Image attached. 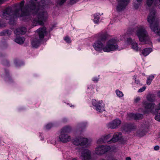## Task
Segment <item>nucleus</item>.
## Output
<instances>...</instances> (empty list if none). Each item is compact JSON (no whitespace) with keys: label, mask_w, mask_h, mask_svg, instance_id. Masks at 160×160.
Masks as SVG:
<instances>
[{"label":"nucleus","mask_w":160,"mask_h":160,"mask_svg":"<svg viewBox=\"0 0 160 160\" xmlns=\"http://www.w3.org/2000/svg\"><path fill=\"white\" fill-rule=\"evenodd\" d=\"M156 13V11L155 9H151L147 18V21L150 24V28L152 30L160 36V28H158L159 22L155 20Z\"/></svg>","instance_id":"f257e3e1"},{"label":"nucleus","mask_w":160,"mask_h":160,"mask_svg":"<svg viewBox=\"0 0 160 160\" xmlns=\"http://www.w3.org/2000/svg\"><path fill=\"white\" fill-rule=\"evenodd\" d=\"M37 18L34 19L33 21L34 26L42 25L44 24V22L47 19L48 14L46 12H41L38 10L36 13Z\"/></svg>","instance_id":"f03ea898"},{"label":"nucleus","mask_w":160,"mask_h":160,"mask_svg":"<svg viewBox=\"0 0 160 160\" xmlns=\"http://www.w3.org/2000/svg\"><path fill=\"white\" fill-rule=\"evenodd\" d=\"M68 132V127L65 128L62 130L61 134L59 136V139L61 142H66L71 140V137L67 133Z\"/></svg>","instance_id":"7ed1b4c3"},{"label":"nucleus","mask_w":160,"mask_h":160,"mask_svg":"<svg viewBox=\"0 0 160 160\" xmlns=\"http://www.w3.org/2000/svg\"><path fill=\"white\" fill-rule=\"evenodd\" d=\"M93 105L95 107L96 110L99 112H102L104 111V104L102 101H96L93 100L92 101Z\"/></svg>","instance_id":"20e7f679"},{"label":"nucleus","mask_w":160,"mask_h":160,"mask_svg":"<svg viewBox=\"0 0 160 160\" xmlns=\"http://www.w3.org/2000/svg\"><path fill=\"white\" fill-rule=\"evenodd\" d=\"M134 29L133 28H129L128 29L127 33L125 34L122 36H120V39H111V40H132L131 38L129 36V35L132 34L134 32Z\"/></svg>","instance_id":"39448f33"},{"label":"nucleus","mask_w":160,"mask_h":160,"mask_svg":"<svg viewBox=\"0 0 160 160\" xmlns=\"http://www.w3.org/2000/svg\"><path fill=\"white\" fill-rule=\"evenodd\" d=\"M136 35L138 38L139 40H145V38L148 36L147 31L142 28L138 29Z\"/></svg>","instance_id":"423d86ee"},{"label":"nucleus","mask_w":160,"mask_h":160,"mask_svg":"<svg viewBox=\"0 0 160 160\" xmlns=\"http://www.w3.org/2000/svg\"><path fill=\"white\" fill-rule=\"evenodd\" d=\"M129 0H118V5L117 7V10L120 12L125 9L128 5Z\"/></svg>","instance_id":"0eeeda50"},{"label":"nucleus","mask_w":160,"mask_h":160,"mask_svg":"<svg viewBox=\"0 0 160 160\" xmlns=\"http://www.w3.org/2000/svg\"><path fill=\"white\" fill-rule=\"evenodd\" d=\"M110 149V147L107 146H101L97 147L95 149V152L98 155L103 154Z\"/></svg>","instance_id":"6e6552de"},{"label":"nucleus","mask_w":160,"mask_h":160,"mask_svg":"<svg viewBox=\"0 0 160 160\" xmlns=\"http://www.w3.org/2000/svg\"><path fill=\"white\" fill-rule=\"evenodd\" d=\"M88 142L87 138L80 137L79 138H76L73 141V143L76 145L83 146L86 145Z\"/></svg>","instance_id":"1a4fd4ad"},{"label":"nucleus","mask_w":160,"mask_h":160,"mask_svg":"<svg viewBox=\"0 0 160 160\" xmlns=\"http://www.w3.org/2000/svg\"><path fill=\"white\" fill-rule=\"evenodd\" d=\"M142 104L144 106L145 109L148 111L152 112L155 106L154 103H148L147 101H144Z\"/></svg>","instance_id":"9d476101"},{"label":"nucleus","mask_w":160,"mask_h":160,"mask_svg":"<svg viewBox=\"0 0 160 160\" xmlns=\"http://www.w3.org/2000/svg\"><path fill=\"white\" fill-rule=\"evenodd\" d=\"M80 158L82 160H89L91 158V152L88 149L84 150L81 153Z\"/></svg>","instance_id":"9b49d317"},{"label":"nucleus","mask_w":160,"mask_h":160,"mask_svg":"<svg viewBox=\"0 0 160 160\" xmlns=\"http://www.w3.org/2000/svg\"><path fill=\"white\" fill-rule=\"evenodd\" d=\"M128 117L129 119H134L137 120L142 118L143 115L142 114L140 113H131L128 114Z\"/></svg>","instance_id":"f8f14e48"},{"label":"nucleus","mask_w":160,"mask_h":160,"mask_svg":"<svg viewBox=\"0 0 160 160\" xmlns=\"http://www.w3.org/2000/svg\"><path fill=\"white\" fill-rule=\"evenodd\" d=\"M147 6L150 7L153 4L158 8L160 9V0H147Z\"/></svg>","instance_id":"ddd939ff"},{"label":"nucleus","mask_w":160,"mask_h":160,"mask_svg":"<svg viewBox=\"0 0 160 160\" xmlns=\"http://www.w3.org/2000/svg\"><path fill=\"white\" fill-rule=\"evenodd\" d=\"M93 46L98 51L101 52L102 50L103 44L100 41H97L93 44Z\"/></svg>","instance_id":"4468645a"},{"label":"nucleus","mask_w":160,"mask_h":160,"mask_svg":"<svg viewBox=\"0 0 160 160\" xmlns=\"http://www.w3.org/2000/svg\"><path fill=\"white\" fill-rule=\"evenodd\" d=\"M122 136L121 132H116L113 135L112 138L111 139V141L114 142H116L122 138Z\"/></svg>","instance_id":"2eb2a0df"},{"label":"nucleus","mask_w":160,"mask_h":160,"mask_svg":"<svg viewBox=\"0 0 160 160\" xmlns=\"http://www.w3.org/2000/svg\"><path fill=\"white\" fill-rule=\"evenodd\" d=\"M11 11V8H7L2 12V18H5L6 19H8L10 16Z\"/></svg>","instance_id":"dca6fc26"},{"label":"nucleus","mask_w":160,"mask_h":160,"mask_svg":"<svg viewBox=\"0 0 160 160\" xmlns=\"http://www.w3.org/2000/svg\"><path fill=\"white\" fill-rule=\"evenodd\" d=\"M108 36V34L107 32H102L95 35L97 39H105Z\"/></svg>","instance_id":"f3484780"},{"label":"nucleus","mask_w":160,"mask_h":160,"mask_svg":"<svg viewBox=\"0 0 160 160\" xmlns=\"http://www.w3.org/2000/svg\"><path fill=\"white\" fill-rule=\"evenodd\" d=\"M27 31L25 27L17 29L14 31V32L16 35H22L25 34Z\"/></svg>","instance_id":"a211bd4d"},{"label":"nucleus","mask_w":160,"mask_h":160,"mask_svg":"<svg viewBox=\"0 0 160 160\" xmlns=\"http://www.w3.org/2000/svg\"><path fill=\"white\" fill-rule=\"evenodd\" d=\"M121 121L118 119H116L114 120L112 123L111 124V128H115L118 127L121 123Z\"/></svg>","instance_id":"6ab92c4d"},{"label":"nucleus","mask_w":160,"mask_h":160,"mask_svg":"<svg viewBox=\"0 0 160 160\" xmlns=\"http://www.w3.org/2000/svg\"><path fill=\"white\" fill-rule=\"evenodd\" d=\"M37 31L38 32L39 38H42L44 37V34L46 32V28L45 27L40 28L38 29Z\"/></svg>","instance_id":"aec40b11"},{"label":"nucleus","mask_w":160,"mask_h":160,"mask_svg":"<svg viewBox=\"0 0 160 160\" xmlns=\"http://www.w3.org/2000/svg\"><path fill=\"white\" fill-rule=\"evenodd\" d=\"M128 43H129V42L131 43L132 45V48L136 52H138L139 50V48L138 46L137 43L134 42V41H128Z\"/></svg>","instance_id":"412c9836"},{"label":"nucleus","mask_w":160,"mask_h":160,"mask_svg":"<svg viewBox=\"0 0 160 160\" xmlns=\"http://www.w3.org/2000/svg\"><path fill=\"white\" fill-rule=\"evenodd\" d=\"M110 136L109 135H108L104 137L103 140L102 139H98L97 141V143L98 144H100L101 143L104 142H108L110 141Z\"/></svg>","instance_id":"4be33fe9"},{"label":"nucleus","mask_w":160,"mask_h":160,"mask_svg":"<svg viewBox=\"0 0 160 160\" xmlns=\"http://www.w3.org/2000/svg\"><path fill=\"white\" fill-rule=\"evenodd\" d=\"M152 50L151 48H146L142 50V53L144 56H146L152 51Z\"/></svg>","instance_id":"5701e85b"},{"label":"nucleus","mask_w":160,"mask_h":160,"mask_svg":"<svg viewBox=\"0 0 160 160\" xmlns=\"http://www.w3.org/2000/svg\"><path fill=\"white\" fill-rule=\"evenodd\" d=\"M118 49V45L117 43L111 42V51L117 50Z\"/></svg>","instance_id":"b1692460"},{"label":"nucleus","mask_w":160,"mask_h":160,"mask_svg":"<svg viewBox=\"0 0 160 160\" xmlns=\"http://www.w3.org/2000/svg\"><path fill=\"white\" fill-rule=\"evenodd\" d=\"M146 98L148 101L152 102L155 100V96L154 94H149L147 95Z\"/></svg>","instance_id":"393cba45"},{"label":"nucleus","mask_w":160,"mask_h":160,"mask_svg":"<svg viewBox=\"0 0 160 160\" xmlns=\"http://www.w3.org/2000/svg\"><path fill=\"white\" fill-rule=\"evenodd\" d=\"M31 44L33 48H37L40 44V41H32Z\"/></svg>","instance_id":"a878e982"},{"label":"nucleus","mask_w":160,"mask_h":160,"mask_svg":"<svg viewBox=\"0 0 160 160\" xmlns=\"http://www.w3.org/2000/svg\"><path fill=\"white\" fill-rule=\"evenodd\" d=\"M102 50L105 52H109L110 51V44L109 42L104 47H102Z\"/></svg>","instance_id":"bb28decb"},{"label":"nucleus","mask_w":160,"mask_h":160,"mask_svg":"<svg viewBox=\"0 0 160 160\" xmlns=\"http://www.w3.org/2000/svg\"><path fill=\"white\" fill-rule=\"evenodd\" d=\"M146 132L144 131H138L137 132L136 136L138 137H141L143 136L146 134Z\"/></svg>","instance_id":"cd10ccee"},{"label":"nucleus","mask_w":160,"mask_h":160,"mask_svg":"<svg viewBox=\"0 0 160 160\" xmlns=\"http://www.w3.org/2000/svg\"><path fill=\"white\" fill-rule=\"evenodd\" d=\"M154 78V76L153 75H152L150 76L148 78L147 81V84L148 85H150Z\"/></svg>","instance_id":"c85d7f7f"},{"label":"nucleus","mask_w":160,"mask_h":160,"mask_svg":"<svg viewBox=\"0 0 160 160\" xmlns=\"http://www.w3.org/2000/svg\"><path fill=\"white\" fill-rule=\"evenodd\" d=\"M140 42L139 43V44L142 45L144 44H149L152 45V43L150 42V41H139Z\"/></svg>","instance_id":"c756f323"},{"label":"nucleus","mask_w":160,"mask_h":160,"mask_svg":"<svg viewBox=\"0 0 160 160\" xmlns=\"http://www.w3.org/2000/svg\"><path fill=\"white\" fill-rule=\"evenodd\" d=\"M94 22L96 23L98 22L99 20V14L96 13L94 15Z\"/></svg>","instance_id":"7c9ffc66"},{"label":"nucleus","mask_w":160,"mask_h":160,"mask_svg":"<svg viewBox=\"0 0 160 160\" xmlns=\"http://www.w3.org/2000/svg\"><path fill=\"white\" fill-rule=\"evenodd\" d=\"M131 124H128L126 125L123 128V129L126 132L130 131L131 129Z\"/></svg>","instance_id":"2f4dec72"},{"label":"nucleus","mask_w":160,"mask_h":160,"mask_svg":"<svg viewBox=\"0 0 160 160\" xmlns=\"http://www.w3.org/2000/svg\"><path fill=\"white\" fill-rule=\"evenodd\" d=\"M116 93L118 97L119 98H121L123 97V94L122 92L118 90H116Z\"/></svg>","instance_id":"473e14b6"},{"label":"nucleus","mask_w":160,"mask_h":160,"mask_svg":"<svg viewBox=\"0 0 160 160\" xmlns=\"http://www.w3.org/2000/svg\"><path fill=\"white\" fill-rule=\"evenodd\" d=\"M29 14V11L27 10L24 12H23L20 15H17L18 17H22L25 16H28Z\"/></svg>","instance_id":"72a5a7b5"},{"label":"nucleus","mask_w":160,"mask_h":160,"mask_svg":"<svg viewBox=\"0 0 160 160\" xmlns=\"http://www.w3.org/2000/svg\"><path fill=\"white\" fill-rule=\"evenodd\" d=\"M156 120L160 122V113H157L155 117Z\"/></svg>","instance_id":"f704fd0d"},{"label":"nucleus","mask_w":160,"mask_h":160,"mask_svg":"<svg viewBox=\"0 0 160 160\" xmlns=\"http://www.w3.org/2000/svg\"><path fill=\"white\" fill-rule=\"evenodd\" d=\"M53 126V125L52 123H49V124H47L46 126H45L46 129H49L51 128Z\"/></svg>","instance_id":"c9c22d12"},{"label":"nucleus","mask_w":160,"mask_h":160,"mask_svg":"<svg viewBox=\"0 0 160 160\" xmlns=\"http://www.w3.org/2000/svg\"><path fill=\"white\" fill-rule=\"evenodd\" d=\"M146 89V87L145 86L143 87L142 88L139 89L138 91V92L140 93L144 91Z\"/></svg>","instance_id":"e433bc0d"},{"label":"nucleus","mask_w":160,"mask_h":160,"mask_svg":"<svg viewBox=\"0 0 160 160\" xmlns=\"http://www.w3.org/2000/svg\"><path fill=\"white\" fill-rule=\"evenodd\" d=\"M140 100V98L139 97H137L134 99V102L138 103Z\"/></svg>","instance_id":"4c0bfd02"},{"label":"nucleus","mask_w":160,"mask_h":160,"mask_svg":"<svg viewBox=\"0 0 160 160\" xmlns=\"http://www.w3.org/2000/svg\"><path fill=\"white\" fill-rule=\"evenodd\" d=\"M79 0H70V3L71 4H74L78 2Z\"/></svg>","instance_id":"58836bf2"},{"label":"nucleus","mask_w":160,"mask_h":160,"mask_svg":"<svg viewBox=\"0 0 160 160\" xmlns=\"http://www.w3.org/2000/svg\"><path fill=\"white\" fill-rule=\"evenodd\" d=\"M15 42L19 44H22L24 43V41H15Z\"/></svg>","instance_id":"ea45409f"},{"label":"nucleus","mask_w":160,"mask_h":160,"mask_svg":"<svg viewBox=\"0 0 160 160\" xmlns=\"http://www.w3.org/2000/svg\"><path fill=\"white\" fill-rule=\"evenodd\" d=\"M67 0H60L59 4L60 5H62Z\"/></svg>","instance_id":"a19ab883"},{"label":"nucleus","mask_w":160,"mask_h":160,"mask_svg":"<svg viewBox=\"0 0 160 160\" xmlns=\"http://www.w3.org/2000/svg\"><path fill=\"white\" fill-rule=\"evenodd\" d=\"M116 148L114 146H112L111 147V151H114L115 150H116Z\"/></svg>","instance_id":"79ce46f5"},{"label":"nucleus","mask_w":160,"mask_h":160,"mask_svg":"<svg viewBox=\"0 0 160 160\" xmlns=\"http://www.w3.org/2000/svg\"><path fill=\"white\" fill-rule=\"evenodd\" d=\"M157 110H160V103L157 106V109L155 110L156 112Z\"/></svg>","instance_id":"37998d69"},{"label":"nucleus","mask_w":160,"mask_h":160,"mask_svg":"<svg viewBox=\"0 0 160 160\" xmlns=\"http://www.w3.org/2000/svg\"><path fill=\"white\" fill-rule=\"evenodd\" d=\"M154 149L155 150H158L159 149V147L158 146H156L154 147Z\"/></svg>","instance_id":"c03bdc74"},{"label":"nucleus","mask_w":160,"mask_h":160,"mask_svg":"<svg viewBox=\"0 0 160 160\" xmlns=\"http://www.w3.org/2000/svg\"><path fill=\"white\" fill-rule=\"evenodd\" d=\"M92 80L93 81L96 82L98 81V79L97 78H93Z\"/></svg>","instance_id":"a18cd8bd"},{"label":"nucleus","mask_w":160,"mask_h":160,"mask_svg":"<svg viewBox=\"0 0 160 160\" xmlns=\"http://www.w3.org/2000/svg\"><path fill=\"white\" fill-rule=\"evenodd\" d=\"M24 39H25L24 38H22V37H19L18 39H17V40H23Z\"/></svg>","instance_id":"49530a36"},{"label":"nucleus","mask_w":160,"mask_h":160,"mask_svg":"<svg viewBox=\"0 0 160 160\" xmlns=\"http://www.w3.org/2000/svg\"><path fill=\"white\" fill-rule=\"evenodd\" d=\"M64 40H69V39H70V38L68 36H66L64 38Z\"/></svg>","instance_id":"de8ad7c7"},{"label":"nucleus","mask_w":160,"mask_h":160,"mask_svg":"<svg viewBox=\"0 0 160 160\" xmlns=\"http://www.w3.org/2000/svg\"><path fill=\"white\" fill-rule=\"evenodd\" d=\"M135 83L138 84L139 83V80H136L135 81Z\"/></svg>","instance_id":"09e8293b"},{"label":"nucleus","mask_w":160,"mask_h":160,"mask_svg":"<svg viewBox=\"0 0 160 160\" xmlns=\"http://www.w3.org/2000/svg\"><path fill=\"white\" fill-rule=\"evenodd\" d=\"M5 62H6V63L5 62H3V64L4 65H7L8 63L7 61H6Z\"/></svg>","instance_id":"8fccbe9b"},{"label":"nucleus","mask_w":160,"mask_h":160,"mask_svg":"<svg viewBox=\"0 0 160 160\" xmlns=\"http://www.w3.org/2000/svg\"><path fill=\"white\" fill-rule=\"evenodd\" d=\"M126 160H131V158L130 157H127L126 158Z\"/></svg>","instance_id":"3c124183"},{"label":"nucleus","mask_w":160,"mask_h":160,"mask_svg":"<svg viewBox=\"0 0 160 160\" xmlns=\"http://www.w3.org/2000/svg\"><path fill=\"white\" fill-rule=\"evenodd\" d=\"M137 76H136V75H134L133 77V79L134 80H136V78H137Z\"/></svg>","instance_id":"603ef678"},{"label":"nucleus","mask_w":160,"mask_h":160,"mask_svg":"<svg viewBox=\"0 0 160 160\" xmlns=\"http://www.w3.org/2000/svg\"><path fill=\"white\" fill-rule=\"evenodd\" d=\"M158 97L160 98V91H159L158 93Z\"/></svg>","instance_id":"864d4df0"},{"label":"nucleus","mask_w":160,"mask_h":160,"mask_svg":"<svg viewBox=\"0 0 160 160\" xmlns=\"http://www.w3.org/2000/svg\"><path fill=\"white\" fill-rule=\"evenodd\" d=\"M4 2V0H0V4H2Z\"/></svg>","instance_id":"5fc2aeb1"},{"label":"nucleus","mask_w":160,"mask_h":160,"mask_svg":"<svg viewBox=\"0 0 160 160\" xmlns=\"http://www.w3.org/2000/svg\"><path fill=\"white\" fill-rule=\"evenodd\" d=\"M135 7L136 9H137L138 8V5H136L135 6Z\"/></svg>","instance_id":"6e6d98bb"},{"label":"nucleus","mask_w":160,"mask_h":160,"mask_svg":"<svg viewBox=\"0 0 160 160\" xmlns=\"http://www.w3.org/2000/svg\"><path fill=\"white\" fill-rule=\"evenodd\" d=\"M67 42L68 43H70L71 42L70 41H69V40L67 41Z\"/></svg>","instance_id":"4d7b16f0"},{"label":"nucleus","mask_w":160,"mask_h":160,"mask_svg":"<svg viewBox=\"0 0 160 160\" xmlns=\"http://www.w3.org/2000/svg\"><path fill=\"white\" fill-rule=\"evenodd\" d=\"M138 2H140L142 1V0H137Z\"/></svg>","instance_id":"13d9d810"},{"label":"nucleus","mask_w":160,"mask_h":160,"mask_svg":"<svg viewBox=\"0 0 160 160\" xmlns=\"http://www.w3.org/2000/svg\"><path fill=\"white\" fill-rule=\"evenodd\" d=\"M72 160H77L76 159L74 158V159H73Z\"/></svg>","instance_id":"bf43d9fd"},{"label":"nucleus","mask_w":160,"mask_h":160,"mask_svg":"<svg viewBox=\"0 0 160 160\" xmlns=\"http://www.w3.org/2000/svg\"><path fill=\"white\" fill-rule=\"evenodd\" d=\"M157 40H160V39H157Z\"/></svg>","instance_id":"052dcab7"},{"label":"nucleus","mask_w":160,"mask_h":160,"mask_svg":"<svg viewBox=\"0 0 160 160\" xmlns=\"http://www.w3.org/2000/svg\"><path fill=\"white\" fill-rule=\"evenodd\" d=\"M159 42H160V40L158 41Z\"/></svg>","instance_id":"680f3d73"}]
</instances>
